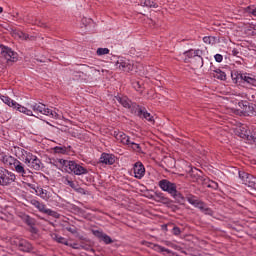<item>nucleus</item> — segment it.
<instances>
[{
    "label": "nucleus",
    "instance_id": "8",
    "mask_svg": "<svg viewBox=\"0 0 256 256\" xmlns=\"http://www.w3.org/2000/svg\"><path fill=\"white\" fill-rule=\"evenodd\" d=\"M0 49H1V52H0V56L5 59L8 63L9 61L11 63H15L17 62V52L13 51L11 48L1 44L0 45Z\"/></svg>",
    "mask_w": 256,
    "mask_h": 256
},
{
    "label": "nucleus",
    "instance_id": "6",
    "mask_svg": "<svg viewBox=\"0 0 256 256\" xmlns=\"http://www.w3.org/2000/svg\"><path fill=\"white\" fill-rule=\"evenodd\" d=\"M186 199H187L188 203H190V205L197 207V209H200V211H202V213H204L205 215H213V210H211V208L207 207V204H205V202L197 199L196 196L189 194L186 197Z\"/></svg>",
    "mask_w": 256,
    "mask_h": 256
},
{
    "label": "nucleus",
    "instance_id": "16",
    "mask_svg": "<svg viewBox=\"0 0 256 256\" xmlns=\"http://www.w3.org/2000/svg\"><path fill=\"white\" fill-rule=\"evenodd\" d=\"M92 233L93 235H95V237H97L98 239L106 243V245L113 243V240L111 239V237H109L107 234L102 233L99 230H92Z\"/></svg>",
    "mask_w": 256,
    "mask_h": 256
},
{
    "label": "nucleus",
    "instance_id": "26",
    "mask_svg": "<svg viewBox=\"0 0 256 256\" xmlns=\"http://www.w3.org/2000/svg\"><path fill=\"white\" fill-rule=\"evenodd\" d=\"M2 162L4 165H8L11 167V165H15V162H17V159H14L12 156H3L2 157Z\"/></svg>",
    "mask_w": 256,
    "mask_h": 256
},
{
    "label": "nucleus",
    "instance_id": "18",
    "mask_svg": "<svg viewBox=\"0 0 256 256\" xmlns=\"http://www.w3.org/2000/svg\"><path fill=\"white\" fill-rule=\"evenodd\" d=\"M237 133L239 137H241V139H247L248 141H251L252 144H253V139H256L255 136L249 135V131L245 127H240Z\"/></svg>",
    "mask_w": 256,
    "mask_h": 256
},
{
    "label": "nucleus",
    "instance_id": "5",
    "mask_svg": "<svg viewBox=\"0 0 256 256\" xmlns=\"http://www.w3.org/2000/svg\"><path fill=\"white\" fill-rule=\"evenodd\" d=\"M31 109L36 113V115H46L47 117H51L52 119H60L61 115L47 108V106L43 103H34L31 106Z\"/></svg>",
    "mask_w": 256,
    "mask_h": 256
},
{
    "label": "nucleus",
    "instance_id": "29",
    "mask_svg": "<svg viewBox=\"0 0 256 256\" xmlns=\"http://www.w3.org/2000/svg\"><path fill=\"white\" fill-rule=\"evenodd\" d=\"M142 7H157V4L153 0H140Z\"/></svg>",
    "mask_w": 256,
    "mask_h": 256
},
{
    "label": "nucleus",
    "instance_id": "27",
    "mask_svg": "<svg viewBox=\"0 0 256 256\" xmlns=\"http://www.w3.org/2000/svg\"><path fill=\"white\" fill-rule=\"evenodd\" d=\"M13 36H14L16 39H22V41H27V39H29V34H25V33L22 32V31L14 32V33H13Z\"/></svg>",
    "mask_w": 256,
    "mask_h": 256
},
{
    "label": "nucleus",
    "instance_id": "40",
    "mask_svg": "<svg viewBox=\"0 0 256 256\" xmlns=\"http://www.w3.org/2000/svg\"><path fill=\"white\" fill-rule=\"evenodd\" d=\"M214 59H215V61H216L217 63H221V61H223V55H221V54H216V55L214 56Z\"/></svg>",
    "mask_w": 256,
    "mask_h": 256
},
{
    "label": "nucleus",
    "instance_id": "41",
    "mask_svg": "<svg viewBox=\"0 0 256 256\" xmlns=\"http://www.w3.org/2000/svg\"><path fill=\"white\" fill-rule=\"evenodd\" d=\"M172 233H173V235H180L181 234V229H179V227L175 226L172 229Z\"/></svg>",
    "mask_w": 256,
    "mask_h": 256
},
{
    "label": "nucleus",
    "instance_id": "21",
    "mask_svg": "<svg viewBox=\"0 0 256 256\" xmlns=\"http://www.w3.org/2000/svg\"><path fill=\"white\" fill-rule=\"evenodd\" d=\"M30 203L31 205H33V207L38 209L40 213H45V211L47 210V206L43 202H39V200L33 199Z\"/></svg>",
    "mask_w": 256,
    "mask_h": 256
},
{
    "label": "nucleus",
    "instance_id": "9",
    "mask_svg": "<svg viewBox=\"0 0 256 256\" xmlns=\"http://www.w3.org/2000/svg\"><path fill=\"white\" fill-rule=\"evenodd\" d=\"M16 176L5 168H0V185L7 186L15 182Z\"/></svg>",
    "mask_w": 256,
    "mask_h": 256
},
{
    "label": "nucleus",
    "instance_id": "48",
    "mask_svg": "<svg viewBox=\"0 0 256 256\" xmlns=\"http://www.w3.org/2000/svg\"><path fill=\"white\" fill-rule=\"evenodd\" d=\"M70 135H72V137H77V135H75V132H69Z\"/></svg>",
    "mask_w": 256,
    "mask_h": 256
},
{
    "label": "nucleus",
    "instance_id": "10",
    "mask_svg": "<svg viewBox=\"0 0 256 256\" xmlns=\"http://www.w3.org/2000/svg\"><path fill=\"white\" fill-rule=\"evenodd\" d=\"M239 178L243 185H247V187H256V178L253 177V175L246 172H239Z\"/></svg>",
    "mask_w": 256,
    "mask_h": 256
},
{
    "label": "nucleus",
    "instance_id": "25",
    "mask_svg": "<svg viewBox=\"0 0 256 256\" xmlns=\"http://www.w3.org/2000/svg\"><path fill=\"white\" fill-rule=\"evenodd\" d=\"M212 77H215L216 79H220V81H225V79H227V75L225 74V72L221 71L220 69L215 70L212 73Z\"/></svg>",
    "mask_w": 256,
    "mask_h": 256
},
{
    "label": "nucleus",
    "instance_id": "4",
    "mask_svg": "<svg viewBox=\"0 0 256 256\" xmlns=\"http://www.w3.org/2000/svg\"><path fill=\"white\" fill-rule=\"evenodd\" d=\"M184 55L187 57L185 63H191L196 69L203 67V51L190 49L184 52Z\"/></svg>",
    "mask_w": 256,
    "mask_h": 256
},
{
    "label": "nucleus",
    "instance_id": "36",
    "mask_svg": "<svg viewBox=\"0 0 256 256\" xmlns=\"http://www.w3.org/2000/svg\"><path fill=\"white\" fill-rule=\"evenodd\" d=\"M54 151L55 153H60L62 155H65V153H67V147H59V146H56L54 148Z\"/></svg>",
    "mask_w": 256,
    "mask_h": 256
},
{
    "label": "nucleus",
    "instance_id": "42",
    "mask_svg": "<svg viewBox=\"0 0 256 256\" xmlns=\"http://www.w3.org/2000/svg\"><path fill=\"white\" fill-rule=\"evenodd\" d=\"M132 85L136 91L141 89V84L138 81L133 82Z\"/></svg>",
    "mask_w": 256,
    "mask_h": 256
},
{
    "label": "nucleus",
    "instance_id": "17",
    "mask_svg": "<svg viewBox=\"0 0 256 256\" xmlns=\"http://www.w3.org/2000/svg\"><path fill=\"white\" fill-rule=\"evenodd\" d=\"M238 78L243 81V83H246V85H250L251 87H256V79L249 76V74H239Z\"/></svg>",
    "mask_w": 256,
    "mask_h": 256
},
{
    "label": "nucleus",
    "instance_id": "22",
    "mask_svg": "<svg viewBox=\"0 0 256 256\" xmlns=\"http://www.w3.org/2000/svg\"><path fill=\"white\" fill-rule=\"evenodd\" d=\"M63 183H64V185H69V187H71V189H75V191H79V193H82V191H83V188L77 189V184H75V182H73V180L69 179V176L63 177Z\"/></svg>",
    "mask_w": 256,
    "mask_h": 256
},
{
    "label": "nucleus",
    "instance_id": "33",
    "mask_svg": "<svg viewBox=\"0 0 256 256\" xmlns=\"http://www.w3.org/2000/svg\"><path fill=\"white\" fill-rule=\"evenodd\" d=\"M158 199H159L158 201H160V203H164V205H169L172 203L171 199H169L163 195H159Z\"/></svg>",
    "mask_w": 256,
    "mask_h": 256
},
{
    "label": "nucleus",
    "instance_id": "23",
    "mask_svg": "<svg viewBox=\"0 0 256 256\" xmlns=\"http://www.w3.org/2000/svg\"><path fill=\"white\" fill-rule=\"evenodd\" d=\"M19 113H24V115H28L29 117H33V111L30 109H27L25 106H22L21 104L17 103L14 107Z\"/></svg>",
    "mask_w": 256,
    "mask_h": 256
},
{
    "label": "nucleus",
    "instance_id": "12",
    "mask_svg": "<svg viewBox=\"0 0 256 256\" xmlns=\"http://www.w3.org/2000/svg\"><path fill=\"white\" fill-rule=\"evenodd\" d=\"M133 171L136 179H143L145 176V166H143V163L141 162H136L134 164Z\"/></svg>",
    "mask_w": 256,
    "mask_h": 256
},
{
    "label": "nucleus",
    "instance_id": "35",
    "mask_svg": "<svg viewBox=\"0 0 256 256\" xmlns=\"http://www.w3.org/2000/svg\"><path fill=\"white\" fill-rule=\"evenodd\" d=\"M203 41L207 45H213V43H215V37H213V36H206V37L203 38Z\"/></svg>",
    "mask_w": 256,
    "mask_h": 256
},
{
    "label": "nucleus",
    "instance_id": "30",
    "mask_svg": "<svg viewBox=\"0 0 256 256\" xmlns=\"http://www.w3.org/2000/svg\"><path fill=\"white\" fill-rule=\"evenodd\" d=\"M128 146L131 147V149H133V151H136V153H142L141 145H139L135 142H131V140H130V144Z\"/></svg>",
    "mask_w": 256,
    "mask_h": 256
},
{
    "label": "nucleus",
    "instance_id": "13",
    "mask_svg": "<svg viewBox=\"0 0 256 256\" xmlns=\"http://www.w3.org/2000/svg\"><path fill=\"white\" fill-rule=\"evenodd\" d=\"M116 67L117 69H120V71H124L125 73L133 71V65L129 63V61H125L123 59L117 61Z\"/></svg>",
    "mask_w": 256,
    "mask_h": 256
},
{
    "label": "nucleus",
    "instance_id": "1",
    "mask_svg": "<svg viewBox=\"0 0 256 256\" xmlns=\"http://www.w3.org/2000/svg\"><path fill=\"white\" fill-rule=\"evenodd\" d=\"M115 99L120 105L124 106L125 109H129L131 113L137 115L140 119H146L149 123H155L153 116H151V113L147 112V109L131 102L127 96H115Z\"/></svg>",
    "mask_w": 256,
    "mask_h": 256
},
{
    "label": "nucleus",
    "instance_id": "7",
    "mask_svg": "<svg viewBox=\"0 0 256 256\" xmlns=\"http://www.w3.org/2000/svg\"><path fill=\"white\" fill-rule=\"evenodd\" d=\"M25 165L29 167V169H34V171H39L41 169V160L37 158L33 153H26L23 157Z\"/></svg>",
    "mask_w": 256,
    "mask_h": 256
},
{
    "label": "nucleus",
    "instance_id": "24",
    "mask_svg": "<svg viewBox=\"0 0 256 256\" xmlns=\"http://www.w3.org/2000/svg\"><path fill=\"white\" fill-rule=\"evenodd\" d=\"M0 99L1 101H3V103H5V105H8V107H12L13 109H15L17 102L11 99L9 96L1 95Z\"/></svg>",
    "mask_w": 256,
    "mask_h": 256
},
{
    "label": "nucleus",
    "instance_id": "3",
    "mask_svg": "<svg viewBox=\"0 0 256 256\" xmlns=\"http://www.w3.org/2000/svg\"><path fill=\"white\" fill-rule=\"evenodd\" d=\"M58 163L65 169L67 173H74V175H87V173H89L87 168L77 164L75 161L58 159Z\"/></svg>",
    "mask_w": 256,
    "mask_h": 256
},
{
    "label": "nucleus",
    "instance_id": "14",
    "mask_svg": "<svg viewBox=\"0 0 256 256\" xmlns=\"http://www.w3.org/2000/svg\"><path fill=\"white\" fill-rule=\"evenodd\" d=\"M113 136L117 141H119V143H122L123 145L130 144L129 136H127L125 133L121 131H114Z\"/></svg>",
    "mask_w": 256,
    "mask_h": 256
},
{
    "label": "nucleus",
    "instance_id": "39",
    "mask_svg": "<svg viewBox=\"0 0 256 256\" xmlns=\"http://www.w3.org/2000/svg\"><path fill=\"white\" fill-rule=\"evenodd\" d=\"M67 229V231H69L70 233H72V235H75V234H77V228H75V226H69V227H67L66 228Z\"/></svg>",
    "mask_w": 256,
    "mask_h": 256
},
{
    "label": "nucleus",
    "instance_id": "20",
    "mask_svg": "<svg viewBox=\"0 0 256 256\" xmlns=\"http://www.w3.org/2000/svg\"><path fill=\"white\" fill-rule=\"evenodd\" d=\"M14 168L16 173H19L22 177H27V170L25 169V165L21 163L19 160H16L14 163Z\"/></svg>",
    "mask_w": 256,
    "mask_h": 256
},
{
    "label": "nucleus",
    "instance_id": "2",
    "mask_svg": "<svg viewBox=\"0 0 256 256\" xmlns=\"http://www.w3.org/2000/svg\"><path fill=\"white\" fill-rule=\"evenodd\" d=\"M159 187L162 189V191H165L171 195V197L175 199L176 203H179L180 205L185 203V197H183V194L177 190V184L167 179H163L159 181Z\"/></svg>",
    "mask_w": 256,
    "mask_h": 256
},
{
    "label": "nucleus",
    "instance_id": "31",
    "mask_svg": "<svg viewBox=\"0 0 256 256\" xmlns=\"http://www.w3.org/2000/svg\"><path fill=\"white\" fill-rule=\"evenodd\" d=\"M45 215H50V217H55V219H59V213L49 209V208H46L45 212H44Z\"/></svg>",
    "mask_w": 256,
    "mask_h": 256
},
{
    "label": "nucleus",
    "instance_id": "46",
    "mask_svg": "<svg viewBox=\"0 0 256 256\" xmlns=\"http://www.w3.org/2000/svg\"><path fill=\"white\" fill-rule=\"evenodd\" d=\"M164 245H167V247H175L173 243H171L170 241H165Z\"/></svg>",
    "mask_w": 256,
    "mask_h": 256
},
{
    "label": "nucleus",
    "instance_id": "43",
    "mask_svg": "<svg viewBox=\"0 0 256 256\" xmlns=\"http://www.w3.org/2000/svg\"><path fill=\"white\" fill-rule=\"evenodd\" d=\"M250 111H251V115H253L254 117H256V105L249 107Z\"/></svg>",
    "mask_w": 256,
    "mask_h": 256
},
{
    "label": "nucleus",
    "instance_id": "49",
    "mask_svg": "<svg viewBox=\"0 0 256 256\" xmlns=\"http://www.w3.org/2000/svg\"><path fill=\"white\" fill-rule=\"evenodd\" d=\"M0 13H3V7H0Z\"/></svg>",
    "mask_w": 256,
    "mask_h": 256
},
{
    "label": "nucleus",
    "instance_id": "44",
    "mask_svg": "<svg viewBox=\"0 0 256 256\" xmlns=\"http://www.w3.org/2000/svg\"><path fill=\"white\" fill-rule=\"evenodd\" d=\"M232 55H233L234 57H239V50L233 49V50H232Z\"/></svg>",
    "mask_w": 256,
    "mask_h": 256
},
{
    "label": "nucleus",
    "instance_id": "19",
    "mask_svg": "<svg viewBox=\"0 0 256 256\" xmlns=\"http://www.w3.org/2000/svg\"><path fill=\"white\" fill-rule=\"evenodd\" d=\"M100 163H104L105 165H113V163H115V156L103 153L100 157Z\"/></svg>",
    "mask_w": 256,
    "mask_h": 256
},
{
    "label": "nucleus",
    "instance_id": "15",
    "mask_svg": "<svg viewBox=\"0 0 256 256\" xmlns=\"http://www.w3.org/2000/svg\"><path fill=\"white\" fill-rule=\"evenodd\" d=\"M36 195H38V197H40L44 201H51V197H53V194H51V192L41 187L36 188Z\"/></svg>",
    "mask_w": 256,
    "mask_h": 256
},
{
    "label": "nucleus",
    "instance_id": "45",
    "mask_svg": "<svg viewBox=\"0 0 256 256\" xmlns=\"http://www.w3.org/2000/svg\"><path fill=\"white\" fill-rule=\"evenodd\" d=\"M207 187H217V183L213 182V181H210L208 184H207Z\"/></svg>",
    "mask_w": 256,
    "mask_h": 256
},
{
    "label": "nucleus",
    "instance_id": "28",
    "mask_svg": "<svg viewBox=\"0 0 256 256\" xmlns=\"http://www.w3.org/2000/svg\"><path fill=\"white\" fill-rule=\"evenodd\" d=\"M154 251H157L158 253H166L167 255L171 253V250L157 244L154 245Z\"/></svg>",
    "mask_w": 256,
    "mask_h": 256
},
{
    "label": "nucleus",
    "instance_id": "37",
    "mask_svg": "<svg viewBox=\"0 0 256 256\" xmlns=\"http://www.w3.org/2000/svg\"><path fill=\"white\" fill-rule=\"evenodd\" d=\"M23 219H24V223H26V225H33V219H31V217L24 215Z\"/></svg>",
    "mask_w": 256,
    "mask_h": 256
},
{
    "label": "nucleus",
    "instance_id": "34",
    "mask_svg": "<svg viewBox=\"0 0 256 256\" xmlns=\"http://www.w3.org/2000/svg\"><path fill=\"white\" fill-rule=\"evenodd\" d=\"M96 53L99 57L102 55H109V48H98Z\"/></svg>",
    "mask_w": 256,
    "mask_h": 256
},
{
    "label": "nucleus",
    "instance_id": "11",
    "mask_svg": "<svg viewBox=\"0 0 256 256\" xmlns=\"http://www.w3.org/2000/svg\"><path fill=\"white\" fill-rule=\"evenodd\" d=\"M12 243L16 245V247H18L20 251H24L25 253H29V251L33 249V246L31 245V243L27 242L24 239L16 238L12 241Z\"/></svg>",
    "mask_w": 256,
    "mask_h": 256
},
{
    "label": "nucleus",
    "instance_id": "47",
    "mask_svg": "<svg viewBox=\"0 0 256 256\" xmlns=\"http://www.w3.org/2000/svg\"><path fill=\"white\" fill-rule=\"evenodd\" d=\"M27 185L28 187H30V189H33L34 191H36L37 188L35 187V184L28 183Z\"/></svg>",
    "mask_w": 256,
    "mask_h": 256
},
{
    "label": "nucleus",
    "instance_id": "38",
    "mask_svg": "<svg viewBox=\"0 0 256 256\" xmlns=\"http://www.w3.org/2000/svg\"><path fill=\"white\" fill-rule=\"evenodd\" d=\"M246 12L247 13H251L252 15H254L256 17V7H251V6H248L246 8Z\"/></svg>",
    "mask_w": 256,
    "mask_h": 256
},
{
    "label": "nucleus",
    "instance_id": "32",
    "mask_svg": "<svg viewBox=\"0 0 256 256\" xmlns=\"http://www.w3.org/2000/svg\"><path fill=\"white\" fill-rule=\"evenodd\" d=\"M52 238L54 239V241H57V243H63L64 245H67V241L65 240V238H63L57 234H53Z\"/></svg>",
    "mask_w": 256,
    "mask_h": 256
}]
</instances>
